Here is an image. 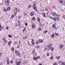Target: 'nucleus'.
I'll list each match as a JSON object with an SVG mask.
<instances>
[{
	"label": "nucleus",
	"instance_id": "13d9d810",
	"mask_svg": "<svg viewBox=\"0 0 65 65\" xmlns=\"http://www.w3.org/2000/svg\"><path fill=\"white\" fill-rule=\"evenodd\" d=\"M39 58H40V57H39V56H38L37 57V59H39Z\"/></svg>",
	"mask_w": 65,
	"mask_h": 65
},
{
	"label": "nucleus",
	"instance_id": "393cba45",
	"mask_svg": "<svg viewBox=\"0 0 65 65\" xmlns=\"http://www.w3.org/2000/svg\"><path fill=\"white\" fill-rule=\"evenodd\" d=\"M54 65H58V64H57V63L56 62H55L54 63Z\"/></svg>",
	"mask_w": 65,
	"mask_h": 65
},
{
	"label": "nucleus",
	"instance_id": "37998d69",
	"mask_svg": "<svg viewBox=\"0 0 65 65\" xmlns=\"http://www.w3.org/2000/svg\"><path fill=\"white\" fill-rule=\"evenodd\" d=\"M35 56H37V53H35Z\"/></svg>",
	"mask_w": 65,
	"mask_h": 65
},
{
	"label": "nucleus",
	"instance_id": "9d476101",
	"mask_svg": "<svg viewBox=\"0 0 65 65\" xmlns=\"http://www.w3.org/2000/svg\"><path fill=\"white\" fill-rule=\"evenodd\" d=\"M37 21H38V22H39L40 21V18H39L38 17H37Z\"/></svg>",
	"mask_w": 65,
	"mask_h": 65
},
{
	"label": "nucleus",
	"instance_id": "a19ab883",
	"mask_svg": "<svg viewBox=\"0 0 65 65\" xmlns=\"http://www.w3.org/2000/svg\"><path fill=\"white\" fill-rule=\"evenodd\" d=\"M36 44H38V41H37L36 42Z\"/></svg>",
	"mask_w": 65,
	"mask_h": 65
},
{
	"label": "nucleus",
	"instance_id": "6e6d98bb",
	"mask_svg": "<svg viewBox=\"0 0 65 65\" xmlns=\"http://www.w3.org/2000/svg\"><path fill=\"white\" fill-rule=\"evenodd\" d=\"M50 18L51 19H53V18L51 17H50Z\"/></svg>",
	"mask_w": 65,
	"mask_h": 65
},
{
	"label": "nucleus",
	"instance_id": "a18cd8bd",
	"mask_svg": "<svg viewBox=\"0 0 65 65\" xmlns=\"http://www.w3.org/2000/svg\"><path fill=\"white\" fill-rule=\"evenodd\" d=\"M9 61V60L8 59H7V60H6V62H8V61Z\"/></svg>",
	"mask_w": 65,
	"mask_h": 65
},
{
	"label": "nucleus",
	"instance_id": "7ed1b4c3",
	"mask_svg": "<svg viewBox=\"0 0 65 65\" xmlns=\"http://www.w3.org/2000/svg\"><path fill=\"white\" fill-rule=\"evenodd\" d=\"M52 28H54V30H56V29H57V28H56V25L54 24H53L52 25Z\"/></svg>",
	"mask_w": 65,
	"mask_h": 65
},
{
	"label": "nucleus",
	"instance_id": "bb28decb",
	"mask_svg": "<svg viewBox=\"0 0 65 65\" xmlns=\"http://www.w3.org/2000/svg\"><path fill=\"white\" fill-rule=\"evenodd\" d=\"M37 2H35L34 3V4H33L35 5H36V4H37Z\"/></svg>",
	"mask_w": 65,
	"mask_h": 65
},
{
	"label": "nucleus",
	"instance_id": "0e129e2a",
	"mask_svg": "<svg viewBox=\"0 0 65 65\" xmlns=\"http://www.w3.org/2000/svg\"><path fill=\"white\" fill-rule=\"evenodd\" d=\"M32 40V42H34V40L33 39H31Z\"/></svg>",
	"mask_w": 65,
	"mask_h": 65
},
{
	"label": "nucleus",
	"instance_id": "f257e3e1",
	"mask_svg": "<svg viewBox=\"0 0 65 65\" xmlns=\"http://www.w3.org/2000/svg\"><path fill=\"white\" fill-rule=\"evenodd\" d=\"M14 16H16V14H17V12H19L20 11V10L18 9H15L14 10Z\"/></svg>",
	"mask_w": 65,
	"mask_h": 65
},
{
	"label": "nucleus",
	"instance_id": "a878e982",
	"mask_svg": "<svg viewBox=\"0 0 65 65\" xmlns=\"http://www.w3.org/2000/svg\"><path fill=\"white\" fill-rule=\"evenodd\" d=\"M26 38H27V37L26 36L25 37H24L23 38V39H26Z\"/></svg>",
	"mask_w": 65,
	"mask_h": 65
},
{
	"label": "nucleus",
	"instance_id": "2f4dec72",
	"mask_svg": "<svg viewBox=\"0 0 65 65\" xmlns=\"http://www.w3.org/2000/svg\"><path fill=\"white\" fill-rule=\"evenodd\" d=\"M59 2L61 3H63V1L62 0H60Z\"/></svg>",
	"mask_w": 65,
	"mask_h": 65
},
{
	"label": "nucleus",
	"instance_id": "473e14b6",
	"mask_svg": "<svg viewBox=\"0 0 65 65\" xmlns=\"http://www.w3.org/2000/svg\"><path fill=\"white\" fill-rule=\"evenodd\" d=\"M60 19L59 18V17H57V18H56V20H57V21H59V20Z\"/></svg>",
	"mask_w": 65,
	"mask_h": 65
},
{
	"label": "nucleus",
	"instance_id": "7c9ffc66",
	"mask_svg": "<svg viewBox=\"0 0 65 65\" xmlns=\"http://www.w3.org/2000/svg\"><path fill=\"white\" fill-rule=\"evenodd\" d=\"M1 23H0V30H1V29H2V27H1Z\"/></svg>",
	"mask_w": 65,
	"mask_h": 65
},
{
	"label": "nucleus",
	"instance_id": "680f3d73",
	"mask_svg": "<svg viewBox=\"0 0 65 65\" xmlns=\"http://www.w3.org/2000/svg\"><path fill=\"white\" fill-rule=\"evenodd\" d=\"M32 42V43L33 44H34V42Z\"/></svg>",
	"mask_w": 65,
	"mask_h": 65
},
{
	"label": "nucleus",
	"instance_id": "8fccbe9b",
	"mask_svg": "<svg viewBox=\"0 0 65 65\" xmlns=\"http://www.w3.org/2000/svg\"><path fill=\"white\" fill-rule=\"evenodd\" d=\"M52 45V43H51L49 45H50V46H51Z\"/></svg>",
	"mask_w": 65,
	"mask_h": 65
},
{
	"label": "nucleus",
	"instance_id": "ea45409f",
	"mask_svg": "<svg viewBox=\"0 0 65 65\" xmlns=\"http://www.w3.org/2000/svg\"><path fill=\"white\" fill-rule=\"evenodd\" d=\"M10 63H12V60H10Z\"/></svg>",
	"mask_w": 65,
	"mask_h": 65
},
{
	"label": "nucleus",
	"instance_id": "49530a36",
	"mask_svg": "<svg viewBox=\"0 0 65 65\" xmlns=\"http://www.w3.org/2000/svg\"><path fill=\"white\" fill-rule=\"evenodd\" d=\"M6 28V29H7H7H9V28H8V27H7Z\"/></svg>",
	"mask_w": 65,
	"mask_h": 65
},
{
	"label": "nucleus",
	"instance_id": "e2e57ef3",
	"mask_svg": "<svg viewBox=\"0 0 65 65\" xmlns=\"http://www.w3.org/2000/svg\"><path fill=\"white\" fill-rule=\"evenodd\" d=\"M39 26H41H41H42V25H41V23H40V24Z\"/></svg>",
	"mask_w": 65,
	"mask_h": 65
},
{
	"label": "nucleus",
	"instance_id": "4468645a",
	"mask_svg": "<svg viewBox=\"0 0 65 65\" xmlns=\"http://www.w3.org/2000/svg\"><path fill=\"white\" fill-rule=\"evenodd\" d=\"M33 9L35 8H36V6H35L36 5H35L33 4Z\"/></svg>",
	"mask_w": 65,
	"mask_h": 65
},
{
	"label": "nucleus",
	"instance_id": "603ef678",
	"mask_svg": "<svg viewBox=\"0 0 65 65\" xmlns=\"http://www.w3.org/2000/svg\"><path fill=\"white\" fill-rule=\"evenodd\" d=\"M11 49L12 51H14V49H13V48H11Z\"/></svg>",
	"mask_w": 65,
	"mask_h": 65
},
{
	"label": "nucleus",
	"instance_id": "79ce46f5",
	"mask_svg": "<svg viewBox=\"0 0 65 65\" xmlns=\"http://www.w3.org/2000/svg\"><path fill=\"white\" fill-rule=\"evenodd\" d=\"M52 7L53 8H56V7H55V6H52Z\"/></svg>",
	"mask_w": 65,
	"mask_h": 65
},
{
	"label": "nucleus",
	"instance_id": "a211bd4d",
	"mask_svg": "<svg viewBox=\"0 0 65 65\" xmlns=\"http://www.w3.org/2000/svg\"><path fill=\"white\" fill-rule=\"evenodd\" d=\"M32 21H35V17H33L32 19Z\"/></svg>",
	"mask_w": 65,
	"mask_h": 65
},
{
	"label": "nucleus",
	"instance_id": "bf43d9fd",
	"mask_svg": "<svg viewBox=\"0 0 65 65\" xmlns=\"http://www.w3.org/2000/svg\"><path fill=\"white\" fill-rule=\"evenodd\" d=\"M63 18H64V19L65 18V15H63Z\"/></svg>",
	"mask_w": 65,
	"mask_h": 65
},
{
	"label": "nucleus",
	"instance_id": "c756f323",
	"mask_svg": "<svg viewBox=\"0 0 65 65\" xmlns=\"http://www.w3.org/2000/svg\"><path fill=\"white\" fill-rule=\"evenodd\" d=\"M42 14L43 16V17H45V14L44 13H42Z\"/></svg>",
	"mask_w": 65,
	"mask_h": 65
},
{
	"label": "nucleus",
	"instance_id": "6e6552de",
	"mask_svg": "<svg viewBox=\"0 0 65 65\" xmlns=\"http://www.w3.org/2000/svg\"><path fill=\"white\" fill-rule=\"evenodd\" d=\"M54 48V47H53L51 46L50 47V50H51L52 51H53Z\"/></svg>",
	"mask_w": 65,
	"mask_h": 65
},
{
	"label": "nucleus",
	"instance_id": "3c124183",
	"mask_svg": "<svg viewBox=\"0 0 65 65\" xmlns=\"http://www.w3.org/2000/svg\"><path fill=\"white\" fill-rule=\"evenodd\" d=\"M25 26H27V23H25Z\"/></svg>",
	"mask_w": 65,
	"mask_h": 65
},
{
	"label": "nucleus",
	"instance_id": "0eeeda50",
	"mask_svg": "<svg viewBox=\"0 0 65 65\" xmlns=\"http://www.w3.org/2000/svg\"><path fill=\"white\" fill-rule=\"evenodd\" d=\"M20 63H21V62H20V61H18L16 63V64L17 65H20Z\"/></svg>",
	"mask_w": 65,
	"mask_h": 65
},
{
	"label": "nucleus",
	"instance_id": "5701e85b",
	"mask_svg": "<svg viewBox=\"0 0 65 65\" xmlns=\"http://www.w3.org/2000/svg\"><path fill=\"white\" fill-rule=\"evenodd\" d=\"M3 10L4 11H5L6 12V11H7V9L6 10V9H5V8L3 9Z\"/></svg>",
	"mask_w": 65,
	"mask_h": 65
},
{
	"label": "nucleus",
	"instance_id": "412c9836",
	"mask_svg": "<svg viewBox=\"0 0 65 65\" xmlns=\"http://www.w3.org/2000/svg\"><path fill=\"white\" fill-rule=\"evenodd\" d=\"M34 9V10H35L36 11V12H37V11H38V10H37V8H36Z\"/></svg>",
	"mask_w": 65,
	"mask_h": 65
},
{
	"label": "nucleus",
	"instance_id": "39448f33",
	"mask_svg": "<svg viewBox=\"0 0 65 65\" xmlns=\"http://www.w3.org/2000/svg\"><path fill=\"white\" fill-rule=\"evenodd\" d=\"M63 47V45H60L59 47L60 49H62Z\"/></svg>",
	"mask_w": 65,
	"mask_h": 65
},
{
	"label": "nucleus",
	"instance_id": "09e8293b",
	"mask_svg": "<svg viewBox=\"0 0 65 65\" xmlns=\"http://www.w3.org/2000/svg\"><path fill=\"white\" fill-rule=\"evenodd\" d=\"M47 32V31L46 30L45 31L44 33H46V32Z\"/></svg>",
	"mask_w": 65,
	"mask_h": 65
},
{
	"label": "nucleus",
	"instance_id": "cd10ccee",
	"mask_svg": "<svg viewBox=\"0 0 65 65\" xmlns=\"http://www.w3.org/2000/svg\"><path fill=\"white\" fill-rule=\"evenodd\" d=\"M14 16L15 17V16H14V15H12L11 16V18L12 19L13 18V17H14Z\"/></svg>",
	"mask_w": 65,
	"mask_h": 65
},
{
	"label": "nucleus",
	"instance_id": "9b49d317",
	"mask_svg": "<svg viewBox=\"0 0 65 65\" xmlns=\"http://www.w3.org/2000/svg\"><path fill=\"white\" fill-rule=\"evenodd\" d=\"M11 43H12V42L11 41H9L8 42V44L9 45H10V44H11Z\"/></svg>",
	"mask_w": 65,
	"mask_h": 65
},
{
	"label": "nucleus",
	"instance_id": "5fc2aeb1",
	"mask_svg": "<svg viewBox=\"0 0 65 65\" xmlns=\"http://www.w3.org/2000/svg\"><path fill=\"white\" fill-rule=\"evenodd\" d=\"M18 55V56H19V55H20V53H18L17 54Z\"/></svg>",
	"mask_w": 65,
	"mask_h": 65
},
{
	"label": "nucleus",
	"instance_id": "aec40b11",
	"mask_svg": "<svg viewBox=\"0 0 65 65\" xmlns=\"http://www.w3.org/2000/svg\"><path fill=\"white\" fill-rule=\"evenodd\" d=\"M56 59H57V60H59L60 58V57H59V56H57L56 57Z\"/></svg>",
	"mask_w": 65,
	"mask_h": 65
},
{
	"label": "nucleus",
	"instance_id": "c85d7f7f",
	"mask_svg": "<svg viewBox=\"0 0 65 65\" xmlns=\"http://www.w3.org/2000/svg\"><path fill=\"white\" fill-rule=\"evenodd\" d=\"M24 15L25 17H27V14L26 13H24Z\"/></svg>",
	"mask_w": 65,
	"mask_h": 65
},
{
	"label": "nucleus",
	"instance_id": "864d4df0",
	"mask_svg": "<svg viewBox=\"0 0 65 65\" xmlns=\"http://www.w3.org/2000/svg\"><path fill=\"white\" fill-rule=\"evenodd\" d=\"M2 53H1V52H0V56H1V55H2Z\"/></svg>",
	"mask_w": 65,
	"mask_h": 65
},
{
	"label": "nucleus",
	"instance_id": "338daca9",
	"mask_svg": "<svg viewBox=\"0 0 65 65\" xmlns=\"http://www.w3.org/2000/svg\"><path fill=\"white\" fill-rule=\"evenodd\" d=\"M30 7H31V6H28V8H30Z\"/></svg>",
	"mask_w": 65,
	"mask_h": 65
},
{
	"label": "nucleus",
	"instance_id": "c9c22d12",
	"mask_svg": "<svg viewBox=\"0 0 65 65\" xmlns=\"http://www.w3.org/2000/svg\"><path fill=\"white\" fill-rule=\"evenodd\" d=\"M58 33H55V35L56 36H58Z\"/></svg>",
	"mask_w": 65,
	"mask_h": 65
},
{
	"label": "nucleus",
	"instance_id": "4c0bfd02",
	"mask_svg": "<svg viewBox=\"0 0 65 65\" xmlns=\"http://www.w3.org/2000/svg\"><path fill=\"white\" fill-rule=\"evenodd\" d=\"M50 54H49V53H47V56H50V55H49Z\"/></svg>",
	"mask_w": 65,
	"mask_h": 65
},
{
	"label": "nucleus",
	"instance_id": "72a5a7b5",
	"mask_svg": "<svg viewBox=\"0 0 65 65\" xmlns=\"http://www.w3.org/2000/svg\"><path fill=\"white\" fill-rule=\"evenodd\" d=\"M45 11H48V9H47V8H46L45 9Z\"/></svg>",
	"mask_w": 65,
	"mask_h": 65
},
{
	"label": "nucleus",
	"instance_id": "ddd939ff",
	"mask_svg": "<svg viewBox=\"0 0 65 65\" xmlns=\"http://www.w3.org/2000/svg\"><path fill=\"white\" fill-rule=\"evenodd\" d=\"M10 8H10V7H8V8H7V10H8V11L10 9Z\"/></svg>",
	"mask_w": 65,
	"mask_h": 65
},
{
	"label": "nucleus",
	"instance_id": "1a4fd4ad",
	"mask_svg": "<svg viewBox=\"0 0 65 65\" xmlns=\"http://www.w3.org/2000/svg\"><path fill=\"white\" fill-rule=\"evenodd\" d=\"M32 28H35V25L34 24H33L32 25Z\"/></svg>",
	"mask_w": 65,
	"mask_h": 65
},
{
	"label": "nucleus",
	"instance_id": "774afa93",
	"mask_svg": "<svg viewBox=\"0 0 65 65\" xmlns=\"http://www.w3.org/2000/svg\"><path fill=\"white\" fill-rule=\"evenodd\" d=\"M8 36L9 37H11V36H10V35H9Z\"/></svg>",
	"mask_w": 65,
	"mask_h": 65
},
{
	"label": "nucleus",
	"instance_id": "052dcab7",
	"mask_svg": "<svg viewBox=\"0 0 65 65\" xmlns=\"http://www.w3.org/2000/svg\"><path fill=\"white\" fill-rule=\"evenodd\" d=\"M17 52L18 51H17V50H15V53H17Z\"/></svg>",
	"mask_w": 65,
	"mask_h": 65
},
{
	"label": "nucleus",
	"instance_id": "e433bc0d",
	"mask_svg": "<svg viewBox=\"0 0 65 65\" xmlns=\"http://www.w3.org/2000/svg\"><path fill=\"white\" fill-rule=\"evenodd\" d=\"M54 58L53 57V56H51V57L50 59H51V60H53V58Z\"/></svg>",
	"mask_w": 65,
	"mask_h": 65
},
{
	"label": "nucleus",
	"instance_id": "dca6fc26",
	"mask_svg": "<svg viewBox=\"0 0 65 65\" xmlns=\"http://www.w3.org/2000/svg\"><path fill=\"white\" fill-rule=\"evenodd\" d=\"M33 59L34 60H36L37 59V58L36 57H33Z\"/></svg>",
	"mask_w": 65,
	"mask_h": 65
},
{
	"label": "nucleus",
	"instance_id": "423d86ee",
	"mask_svg": "<svg viewBox=\"0 0 65 65\" xmlns=\"http://www.w3.org/2000/svg\"><path fill=\"white\" fill-rule=\"evenodd\" d=\"M43 42V40H39V43H42Z\"/></svg>",
	"mask_w": 65,
	"mask_h": 65
},
{
	"label": "nucleus",
	"instance_id": "6ab92c4d",
	"mask_svg": "<svg viewBox=\"0 0 65 65\" xmlns=\"http://www.w3.org/2000/svg\"><path fill=\"white\" fill-rule=\"evenodd\" d=\"M56 19H57V18H54L52 19L54 20V21H56Z\"/></svg>",
	"mask_w": 65,
	"mask_h": 65
},
{
	"label": "nucleus",
	"instance_id": "4be33fe9",
	"mask_svg": "<svg viewBox=\"0 0 65 65\" xmlns=\"http://www.w3.org/2000/svg\"><path fill=\"white\" fill-rule=\"evenodd\" d=\"M54 36H55V34H53L51 35L52 37L53 38L54 37Z\"/></svg>",
	"mask_w": 65,
	"mask_h": 65
},
{
	"label": "nucleus",
	"instance_id": "b1692460",
	"mask_svg": "<svg viewBox=\"0 0 65 65\" xmlns=\"http://www.w3.org/2000/svg\"><path fill=\"white\" fill-rule=\"evenodd\" d=\"M36 48H37V49H39V46L38 45H37L36 46Z\"/></svg>",
	"mask_w": 65,
	"mask_h": 65
},
{
	"label": "nucleus",
	"instance_id": "f03ea898",
	"mask_svg": "<svg viewBox=\"0 0 65 65\" xmlns=\"http://www.w3.org/2000/svg\"><path fill=\"white\" fill-rule=\"evenodd\" d=\"M53 15V16L56 17V16H57V14L56 13L54 12H53L51 13Z\"/></svg>",
	"mask_w": 65,
	"mask_h": 65
},
{
	"label": "nucleus",
	"instance_id": "69168bd1",
	"mask_svg": "<svg viewBox=\"0 0 65 65\" xmlns=\"http://www.w3.org/2000/svg\"><path fill=\"white\" fill-rule=\"evenodd\" d=\"M9 62L8 61L7 62V64H9Z\"/></svg>",
	"mask_w": 65,
	"mask_h": 65
},
{
	"label": "nucleus",
	"instance_id": "4d7b16f0",
	"mask_svg": "<svg viewBox=\"0 0 65 65\" xmlns=\"http://www.w3.org/2000/svg\"><path fill=\"white\" fill-rule=\"evenodd\" d=\"M17 5H18V6H20V4H19V3H18V4H17Z\"/></svg>",
	"mask_w": 65,
	"mask_h": 65
},
{
	"label": "nucleus",
	"instance_id": "c03bdc74",
	"mask_svg": "<svg viewBox=\"0 0 65 65\" xmlns=\"http://www.w3.org/2000/svg\"><path fill=\"white\" fill-rule=\"evenodd\" d=\"M47 47H48V48H50V47H51V46H50V45H48L47 46Z\"/></svg>",
	"mask_w": 65,
	"mask_h": 65
},
{
	"label": "nucleus",
	"instance_id": "de8ad7c7",
	"mask_svg": "<svg viewBox=\"0 0 65 65\" xmlns=\"http://www.w3.org/2000/svg\"><path fill=\"white\" fill-rule=\"evenodd\" d=\"M25 30H26V28H24V29H23V32H24V31H25Z\"/></svg>",
	"mask_w": 65,
	"mask_h": 65
},
{
	"label": "nucleus",
	"instance_id": "f3484780",
	"mask_svg": "<svg viewBox=\"0 0 65 65\" xmlns=\"http://www.w3.org/2000/svg\"><path fill=\"white\" fill-rule=\"evenodd\" d=\"M60 65H65V62H63Z\"/></svg>",
	"mask_w": 65,
	"mask_h": 65
},
{
	"label": "nucleus",
	"instance_id": "f704fd0d",
	"mask_svg": "<svg viewBox=\"0 0 65 65\" xmlns=\"http://www.w3.org/2000/svg\"><path fill=\"white\" fill-rule=\"evenodd\" d=\"M20 45H18V46L17 47L18 48H20Z\"/></svg>",
	"mask_w": 65,
	"mask_h": 65
},
{
	"label": "nucleus",
	"instance_id": "58836bf2",
	"mask_svg": "<svg viewBox=\"0 0 65 65\" xmlns=\"http://www.w3.org/2000/svg\"><path fill=\"white\" fill-rule=\"evenodd\" d=\"M38 30L39 31H41V28H39L38 29Z\"/></svg>",
	"mask_w": 65,
	"mask_h": 65
},
{
	"label": "nucleus",
	"instance_id": "f8f14e48",
	"mask_svg": "<svg viewBox=\"0 0 65 65\" xmlns=\"http://www.w3.org/2000/svg\"><path fill=\"white\" fill-rule=\"evenodd\" d=\"M3 40H4V41L5 42L7 43V41L6 40H5V38H4L3 39Z\"/></svg>",
	"mask_w": 65,
	"mask_h": 65
},
{
	"label": "nucleus",
	"instance_id": "2eb2a0df",
	"mask_svg": "<svg viewBox=\"0 0 65 65\" xmlns=\"http://www.w3.org/2000/svg\"><path fill=\"white\" fill-rule=\"evenodd\" d=\"M30 15L31 16H33L34 15V13L33 12H31L30 13Z\"/></svg>",
	"mask_w": 65,
	"mask_h": 65
},
{
	"label": "nucleus",
	"instance_id": "20e7f679",
	"mask_svg": "<svg viewBox=\"0 0 65 65\" xmlns=\"http://www.w3.org/2000/svg\"><path fill=\"white\" fill-rule=\"evenodd\" d=\"M5 3H6V4H8L9 3V0H7L5 2Z\"/></svg>",
	"mask_w": 65,
	"mask_h": 65
}]
</instances>
